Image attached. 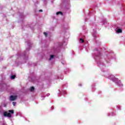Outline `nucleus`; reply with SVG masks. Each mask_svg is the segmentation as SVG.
I'll use <instances>...</instances> for the list:
<instances>
[{"instance_id": "f257e3e1", "label": "nucleus", "mask_w": 125, "mask_h": 125, "mask_svg": "<svg viewBox=\"0 0 125 125\" xmlns=\"http://www.w3.org/2000/svg\"><path fill=\"white\" fill-rule=\"evenodd\" d=\"M111 77H112V80L113 82H114L115 83H117V84L121 85V83H122V82L121 81V80H119V79L115 77L113 75L111 76Z\"/></svg>"}, {"instance_id": "f03ea898", "label": "nucleus", "mask_w": 125, "mask_h": 125, "mask_svg": "<svg viewBox=\"0 0 125 125\" xmlns=\"http://www.w3.org/2000/svg\"><path fill=\"white\" fill-rule=\"evenodd\" d=\"M3 116L4 117H8V118H11V114L7 111H4L3 112Z\"/></svg>"}, {"instance_id": "7ed1b4c3", "label": "nucleus", "mask_w": 125, "mask_h": 125, "mask_svg": "<svg viewBox=\"0 0 125 125\" xmlns=\"http://www.w3.org/2000/svg\"><path fill=\"white\" fill-rule=\"evenodd\" d=\"M17 99V96H10V100L11 101H15V100H16V99Z\"/></svg>"}, {"instance_id": "20e7f679", "label": "nucleus", "mask_w": 125, "mask_h": 125, "mask_svg": "<svg viewBox=\"0 0 125 125\" xmlns=\"http://www.w3.org/2000/svg\"><path fill=\"white\" fill-rule=\"evenodd\" d=\"M57 15H59V14H61V15H63V13L61 11H59L56 13Z\"/></svg>"}, {"instance_id": "39448f33", "label": "nucleus", "mask_w": 125, "mask_h": 125, "mask_svg": "<svg viewBox=\"0 0 125 125\" xmlns=\"http://www.w3.org/2000/svg\"><path fill=\"white\" fill-rule=\"evenodd\" d=\"M123 32V31L121 29H118L117 30V33H122Z\"/></svg>"}, {"instance_id": "423d86ee", "label": "nucleus", "mask_w": 125, "mask_h": 125, "mask_svg": "<svg viewBox=\"0 0 125 125\" xmlns=\"http://www.w3.org/2000/svg\"><path fill=\"white\" fill-rule=\"evenodd\" d=\"M9 113H11V114H14V110H8Z\"/></svg>"}, {"instance_id": "0eeeda50", "label": "nucleus", "mask_w": 125, "mask_h": 125, "mask_svg": "<svg viewBox=\"0 0 125 125\" xmlns=\"http://www.w3.org/2000/svg\"><path fill=\"white\" fill-rule=\"evenodd\" d=\"M15 78H16V76H15V75H12L11 77V79L12 80H14V79H15Z\"/></svg>"}, {"instance_id": "6e6552de", "label": "nucleus", "mask_w": 125, "mask_h": 125, "mask_svg": "<svg viewBox=\"0 0 125 125\" xmlns=\"http://www.w3.org/2000/svg\"><path fill=\"white\" fill-rule=\"evenodd\" d=\"M80 42H81L82 43H83V42H84V40H83V39L81 38V39H80Z\"/></svg>"}, {"instance_id": "1a4fd4ad", "label": "nucleus", "mask_w": 125, "mask_h": 125, "mask_svg": "<svg viewBox=\"0 0 125 125\" xmlns=\"http://www.w3.org/2000/svg\"><path fill=\"white\" fill-rule=\"evenodd\" d=\"M54 58V55H51L50 56V59H49V60H51V59H53Z\"/></svg>"}, {"instance_id": "9d476101", "label": "nucleus", "mask_w": 125, "mask_h": 125, "mask_svg": "<svg viewBox=\"0 0 125 125\" xmlns=\"http://www.w3.org/2000/svg\"><path fill=\"white\" fill-rule=\"evenodd\" d=\"M35 90V87H31L30 88V91H34Z\"/></svg>"}, {"instance_id": "9b49d317", "label": "nucleus", "mask_w": 125, "mask_h": 125, "mask_svg": "<svg viewBox=\"0 0 125 125\" xmlns=\"http://www.w3.org/2000/svg\"><path fill=\"white\" fill-rule=\"evenodd\" d=\"M44 36H45V37H47V36L48 35V34L46 32H44Z\"/></svg>"}, {"instance_id": "f8f14e48", "label": "nucleus", "mask_w": 125, "mask_h": 125, "mask_svg": "<svg viewBox=\"0 0 125 125\" xmlns=\"http://www.w3.org/2000/svg\"><path fill=\"white\" fill-rule=\"evenodd\" d=\"M13 106H15V105H16V102H13Z\"/></svg>"}, {"instance_id": "ddd939ff", "label": "nucleus", "mask_w": 125, "mask_h": 125, "mask_svg": "<svg viewBox=\"0 0 125 125\" xmlns=\"http://www.w3.org/2000/svg\"><path fill=\"white\" fill-rule=\"evenodd\" d=\"M40 12H42V10H40L39 11Z\"/></svg>"}, {"instance_id": "4468645a", "label": "nucleus", "mask_w": 125, "mask_h": 125, "mask_svg": "<svg viewBox=\"0 0 125 125\" xmlns=\"http://www.w3.org/2000/svg\"><path fill=\"white\" fill-rule=\"evenodd\" d=\"M121 85H122V86H123V84H121Z\"/></svg>"}]
</instances>
